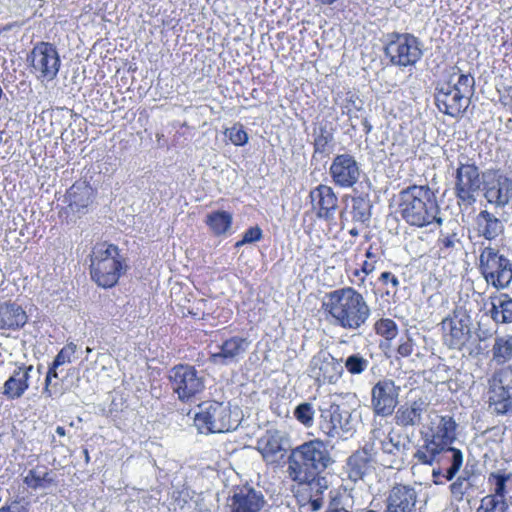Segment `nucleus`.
Returning a JSON list of instances; mask_svg holds the SVG:
<instances>
[{
	"label": "nucleus",
	"instance_id": "nucleus-43",
	"mask_svg": "<svg viewBox=\"0 0 512 512\" xmlns=\"http://www.w3.org/2000/svg\"><path fill=\"white\" fill-rule=\"evenodd\" d=\"M509 506L504 501H498L485 496L481 499L480 506L476 512H510Z\"/></svg>",
	"mask_w": 512,
	"mask_h": 512
},
{
	"label": "nucleus",
	"instance_id": "nucleus-46",
	"mask_svg": "<svg viewBox=\"0 0 512 512\" xmlns=\"http://www.w3.org/2000/svg\"><path fill=\"white\" fill-rule=\"evenodd\" d=\"M453 480L454 481L449 486L450 493L455 500L462 501L465 494L474 488L468 485L461 478L455 477Z\"/></svg>",
	"mask_w": 512,
	"mask_h": 512
},
{
	"label": "nucleus",
	"instance_id": "nucleus-45",
	"mask_svg": "<svg viewBox=\"0 0 512 512\" xmlns=\"http://www.w3.org/2000/svg\"><path fill=\"white\" fill-rule=\"evenodd\" d=\"M377 334L386 339H393L397 335V325L391 319H380L375 324Z\"/></svg>",
	"mask_w": 512,
	"mask_h": 512
},
{
	"label": "nucleus",
	"instance_id": "nucleus-23",
	"mask_svg": "<svg viewBox=\"0 0 512 512\" xmlns=\"http://www.w3.org/2000/svg\"><path fill=\"white\" fill-rule=\"evenodd\" d=\"M484 197L496 207H505L512 198V180L501 174H494L485 182Z\"/></svg>",
	"mask_w": 512,
	"mask_h": 512
},
{
	"label": "nucleus",
	"instance_id": "nucleus-54",
	"mask_svg": "<svg viewBox=\"0 0 512 512\" xmlns=\"http://www.w3.org/2000/svg\"><path fill=\"white\" fill-rule=\"evenodd\" d=\"M323 507V499L319 496L311 497L299 507V512H317Z\"/></svg>",
	"mask_w": 512,
	"mask_h": 512
},
{
	"label": "nucleus",
	"instance_id": "nucleus-51",
	"mask_svg": "<svg viewBox=\"0 0 512 512\" xmlns=\"http://www.w3.org/2000/svg\"><path fill=\"white\" fill-rule=\"evenodd\" d=\"M321 134L315 138V151L325 153L329 143L332 141V134L328 130H320Z\"/></svg>",
	"mask_w": 512,
	"mask_h": 512
},
{
	"label": "nucleus",
	"instance_id": "nucleus-59",
	"mask_svg": "<svg viewBox=\"0 0 512 512\" xmlns=\"http://www.w3.org/2000/svg\"><path fill=\"white\" fill-rule=\"evenodd\" d=\"M63 113H64V110L63 109H57V110H54L50 113V117H51V126H55L58 119L61 118L63 116Z\"/></svg>",
	"mask_w": 512,
	"mask_h": 512
},
{
	"label": "nucleus",
	"instance_id": "nucleus-20",
	"mask_svg": "<svg viewBox=\"0 0 512 512\" xmlns=\"http://www.w3.org/2000/svg\"><path fill=\"white\" fill-rule=\"evenodd\" d=\"M374 462V455H372L366 443L363 448L355 451L348 457L346 461L348 478L353 482L364 481L367 476L374 472Z\"/></svg>",
	"mask_w": 512,
	"mask_h": 512
},
{
	"label": "nucleus",
	"instance_id": "nucleus-22",
	"mask_svg": "<svg viewBox=\"0 0 512 512\" xmlns=\"http://www.w3.org/2000/svg\"><path fill=\"white\" fill-rule=\"evenodd\" d=\"M456 428L457 423L453 417L441 416L436 430L432 434H425L422 437L423 444L418 448L452 446L456 440Z\"/></svg>",
	"mask_w": 512,
	"mask_h": 512
},
{
	"label": "nucleus",
	"instance_id": "nucleus-2",
	"mask_svg": "<svg viewBox=\"0 0 512 512\" xmlns=\"http://www.w3.org/2000/svg\"><path fill=\"white\" fill-rule=\"evenodd\" d=\"M322 307L334 326L359 334L371 316V308L364 296L353 287L327 293Z\"/></svg>",
	"mask_w": 512,
	"mask_h": 512
},
{
	"label": "nucleus",
	"instance_id": "nucleus-26",
	"mask_svg": "<svg viewBox=\"0 0 512 512\" xmlns=\"http://www.w3.org/2000/svg\"><path fill=\"white\" fill-rule=\"evenodd\" d=\"M251 345V341L243 337H231L224 341L220 346V351L211 355V360L215 364L229 365L238 362Z\"/></svg>",
	"mask_w": 512,
	"mask_h": 512
},
{
	"label": "nucleus",
	"instance_id": "nucleus-4",
	"mask_svg": "<svg viewBox=\"0 0 512 512\" xmlns=\"http://www.w3.org/2000/svg\"><path fill=\"white\" fill-rule=\"evenodd\" d=\"M474 85V77L470 74L453 73L449 78L439 80L435 88L437 108L449 116H459L469 106Z\"/></svg>",
	"mask_w": 512,
	"mask_h": 512
},
{
	"label": "nucleus",
	"instance_id": "nucleus-5",
	"mask_svg": "<svg viewBox=\"0 0 512 512\" xmlns=\"http://www.w3.org/2000/svg\"><path fill=\"white\" fill-rule=\"evenodd\" d=\"M127 268L125 258L116 245L101 243L93 248L90 274L98 286L113 287Z\"/></svg>",
	"mask_w": 512,
	"mask_h": 512
},
{
	"label": "nucleus",
	"instance_id": "nucleus-57",
	"mask_svg": "<svg viewBox=\"0 0 512 512\" xmlns=\"http://www.w3.org/2000/svg\"><path fill=\"white\" fill-rule=\"evenodd\" d=\"M379 280L383 284H391L392 288L394 289V292H396L397 287L399 286V280L398 278L392 274L391 272L385 271L380 275Z\"/></svg>",
	"mask_w": 512,
	"mask_h": 512
},
{
	"label": "nucleus",
	"instance_id": "nucleus-15",
	"mask_svg": "<svg viewBox=\"0 0 512 512\" xmlns=\"http://www.w3.org/2000/svg\"><path fill=\"white\" fill-rule=\"evenodd\" d=\"M483 184L479 168L461 160L456 169L455 194L459 204L470 206L476 202V194Z\"/></svg>",
	"mask_w": 512,
	"mask_h": 512
},
{
	"label": "nucleus",
	"instance_id": "nucleus-13",
	"mask_svg": "<svg viewBox=\"0 0 512 512\" xmlns=\"http://www.w3.org/2000/svg\"><path fill=\"white\" fill-rule=\"evenodd\" d=\"M173 391L180 401H189L204 388V377L191 365H176L169 371Z\"/></svg>",
	"mask_w": 512,
	"mask_h": 512
},
{
	"label": "nucleus",
	"instance_id": "nucleus-37",
	"mask_svg": "<svg viewBox=\"0 0 512 512\" xmlns=\"http://www.w3.org/2000/svg\"><path fill=\"white\" fill-rule=\"evenodd\" d=\"M206 223L215 235H222L230 229L232 215L226 211L212 212L207 216Z\"/></svg>",
	"mask_w": 512,
	"mask_h": 512
},
{
	"label": "nucleus",
	"instance_id": "nucleus-62",
	"mask_svg": "<svg viewBox=\"0 0 512 512\" xmlns=\"http://www.w3.org/2000/svg\"><path fill=\"white\" fill-rule=\"evenodd\" d=\"M83 453H84V456H85V461H86V463H88L89 460H90L88 450L84 449Z\"/></svg>",
	"mask_w": 512,
	"mask_h": 512
},
{
	"label": "nucleus",
	"instance_id": "nucleus-35",
	"mask_svg": "<svg viewBox=\"0 0 512 512\" xmlns=\"http://www.w3.org/2000/svg\"><path fill=\"white\" fill-rule=\"evenodd\" d=\"M341 418L340 405L331 404L321 410L319 427L329 437H338V425Z\"/></svg>",
	"mask_w": 512,
	"mask_h": 512
},
{
	"label": "nucleus",
	"instance_id": "nucleus-41",
	"mask_svg": "<svg viewBox=\"0 0 512 512\" xmlns=\"http://www.w3.org/2000/svg\"><path fill=\"white\" fill-rule=\"evenodd\" d=\"M370 204L369 201L362 197L352 199V217L354 221L365 223L370 220Z\"/></svg>",
	"mask_w": 512,
	"mask_h": 512
},
{
	"label": "nucleus",
	"instance_id": "nucleus-55",
	"mask_svg": "<svg viewBox=\"0 0 512 512\" xmlns=\"http://www.w3.org/2000/svg\"><path fill=\"white\" fill-rule=\"evenodd\" d=\"M457 478H461L468 485H470L473 488H476V486H477L476 482H477V479L479 478V474H477L473 469H469L466 466Z\"/></svg>",
	"mask_w": 512,
	"mask_h": 512
},
{
	"label": "nucleus",
	"instance_id": "nucleus-30",
	"mask_svg": "<svg viewBox=\"0 0 512 512\" xmlns=\"http://www.w3.org/2000/svg\"><path fill=\"white\" fill-rule=\"evenodd\" d=\"M478 234L488 241L497 239L504 233L503 222L487 210H482L476 217Z\"/></svg>",
	"mask_w": 512,
	"mask_h": 512
},
{
	"label": "nucleus",
	"instance_id": "nucleus-19",
	"mask_svg": "<svg viewBox=\"0 0 512 512\" xmlns=\"http://www.w3.org/2000/svg\"><path fill=\"white\" fill-rule=\"evenodd\" d=\"M290 448L291 444L287 433L279 430L267 431L258 441V450L264 460L269 463L281 460Z\"/></svg>",
	"mask_w": 512,
	"mask_h": 512
},
{
	"label": "nucleus",
	"instance_id": "nucleus-21",
	"mask_svg": "<svg viewBox=\"0 0 512 512\" xmlns=\"http://www.w3.org/2000/svg\"><path fill=\"white\" fill-rule=\"evenodd\" d=\"M417 499L415 488L397 484L389 491L385 512H415Z\"/></svg>",
	"mask_w": 512,
	"mask_h": 512
},
{
	"label": "nucleus",
	"instance_id": "nucleus-58",
	"mask_svg": "<svg viewBox=\"0 0 512 512\" xmlns=\"http://www.w3.org/2000/svg\"><path fill=\"white\" fill-rule=\"evenodd\" d=\"M432 478L433 483L436 485H444L445 482H447L445 480V470L442 467H439L438 465H436V467L435 465L433 466Z\"/></svg>",
	"mask_w": 512,
	"mask_h": 512
},
{
	"label": "nucleus",
	"instance_id": "nucleus-44",
	"mask_svg": "<svg viewBox=\"0 0 512 512\" xmlns=\"http://www.w3.org/2000/svg\"><path fill=\"white\" fill-rule=\"evenodd\" d=\"M314 413L312 404L308 402L299 404L294 410L296 419L306 427L312 426Z\"/></svg>",
	"mask_w": 512,
	"mask_h": 512
},
{
	"label": "nucleus",
	"instance_id": "nucleus-60",
	"mask_svg": "<svg viewBox=\"0 0 512 512\" xmlns=\"http://www.w3.org/2000/svg\"><path fill=\"white\" fill-rule=\"evenodd\" d=\"M374 270V265L368 262H364L362 266V272L365 274H370Z\"/></svg>",
	"mask_w": 512,
	"mask_h": 512
},
{
	"label": "nucleus",
	"instance_id": "nucleus-32",
	"mask_svg": "<svg viewBox=\"0 0 512 512\" xmlns=\"http://www.w3.org/2000/svg\"><path fill=\"white\" fill-rule=\"evenodd\" d=\"M490 316L496 323H512V298L505 293L491 297Z\"/></svg>",
	"mask_w": 512,
	"mask_h": 512
},
{
	"label": "nucleus",
	"instance_id": "nucleus-56",
	"mask_svg": "<svg viewBox=\"0 0 512 512\" xmlns=\"http://www.w3.org/2000/svg\"><path fill=\"white\" fill-rule=\"evenodd\" d=\"M413 350H414V344L410 338L406 337L405 339H401V343L398 346L397 352L402 357L410 356L412 354Z\"/></svg>",
	"mask_w": 512,
	"mask_h": 512
},
{
	"label": "nucleus",
	"instance_id": "nucleus-61",
	"mask_svg": "<svg viewBox=\"0 0 512 512\" xmlns=\"http://www.w3.org/2000/svg\"><path fill=\"white\" fill-rule=\"evenodd\" d=\"M56 433L59 435V436H65L66 432H65V428L62 427V426H57L56 427Z\"/></svg>",
	"mask_w": 512,
	"mask_h": 512
},
{
	"label": "nucleus",
	"instance_id": "nucleus-48",
	"mask_svg": "<svg viewBox=\"0 0 512 512\" xmlns=\"http://www.w3.org/2000/svg\"><path fill=\"white\" fill-rule=\"evenodd\" d=\"M76 345L74 343H69L66 346H64L59 353L56 355L53 363L54 367H60L64 365L65 363L71 362V357L76 352Z\"/></svg>",
	"mask_w": 512,
	"mask_h": 512
},
{
	"label": "nucleus",
	"instance_id": "nucleus-10",
	"mask_svg": "<svg viewBox=\"0 0 512 512\" xmlns=\"http://www.w3.org/2000/svg\"><path fill=\"white\" fill-rule=\"evenodd\" d=\"M414 458L423 465L442 467L445 470L446 481H453L464 462L462 451L453 446L417 448Z\"/></svg>",
	"mask_w": 512,
	"mask_h": 512
},
{
	"label": "nucleus",
	"instance_id": "nucleus-49",
	"mask_svg": "<svg viewBox=\"0 0 512 512\" xmlns=\"http://www.w3.org/2000/svg\"><path fill=\"white\" fill-rule=\"evenodd\" d=\"M57 368L58 367H54V363L52 362V364L49 367V370L47 372V375H46L45 387H44L43 393L46 394L49 397H51L54 394L58 393L57 383L52 384V382H51L52 378H57L58 377V374H57V371H56Z\"/></svg>",
	"mask_w": 512,
	"mask_h": 512
},
{
	"label": "nucleus",
	"instance_id": "nucleus-36",
	"mask_svg": "<svg viewBox=\"0 0 512 512\" xmlns=\"http://www.w3.org/2000/svg\"><path fill=\"white\" fill-rule=\"evenodd\" d=\"M334 103L340 108L342 114H347L349 117L361 110V100L357 92L351 89L338 91L334 96Z\"/></svg>",
	"mask_w": 512,
	"mask_h": 512
},
{
	"label": "nucleus",
	"instance_id": "nucleus-40",
	"mask_svg": "<svg viewBox=\"0 0 512 512\" xmlns=\"http://www.w3.org/2000/svg\"><path fill=\"white\" fill-rule=\"evenodd\" d=\"M341 418L339 419L338 425V437L341 433L353 434L356 431L358 424V415L355 411H351L348 408L340 406Z\"/></svg>",
	"mask_w": 512,
	"mask_h": 512
},
{
	"label": "nucleus",
	"instance_id": "nucleus-28",
	"mask_svg": "<svg viewBox=\"0 0 512 512\" xmlns=\"http://www.w3.org/2000/svg\"><path fill=\"white\" fill-rule=\"evenodd\" d=\"M93 188L86 182H76L67 191L68 207L74 213L85 214L93 199Z\"/></svg>",
	"mask_w": 512,
	"mask_h": 512
},
{
	"label": "nucleus",
	"instance_id": "nucleus-14",
	"mask_svg": "<svg viewBox=\"0 0 512 512\" xmlns=\"http://www.w3.org/2000/svg\"><path fill=\"white\" fill-rule=\"evenodd\" d=\"M510 375L509 368H502L488 380V403L493 414L504 415L512 411V386L508 383Z\"/></svg>",
	"mask_w": 512,
	"mask_h": 512
},
{
	"label": "nucleus",
	"instance_id": "nucleus-11",
	"mask_svg": "<svg viewBox=\"0 0 512 512\" xmlns=\"http://www.w3.org/2000/svg\"><path fill=\"white\" fill-rule=\"evenodd\" d=\"M27 60L31 73L41 81H52L56 78L61 60L56 47L45 41L34 45Z\"/></svg>",
	"mask_w": 512,
	"mask_h": 512
},
{
	"label": "nucleus",
	"instance_id": "nucleus-31",
	"mask_svg": "<svg viewBox=\"0 0 512 512\" xmlns=\"http://www.w3.org/2000/svg\"><path fill=\"white\" fill-rule=\"evenodd\" d=\"M27 321V316L22 307L14 302H0V330L17 329Z\"/></svg>",
	"mask_w": 512,
	"mask_h": 512
},
{
	"label": "nucleus",
	"instance_id": "nucleus-29",
	"mask_svg": "<svg viewBox=\"0 0 512 512\" xmlns=\"http://www.w3.org/2000/svg\"><path fill=\"white\" fill-rule=\"evenodd\" d=\"M33 371L32 365L17 367L4 383L3 394L9 399L20 398L29 387L28 379Z\"/></svg>",
	"mask_w": 512,
	"mask_h": 512
},
{
	"label": "nucleus",
	"instance_id": "nucleus-3",
	"mask_svg": "<svg viewBox=\"0 0 512 512\" xmlns=\"http://www.w3.org/2000/svg\"><path fill=\"white\" fill-rule=\"evenodd\" d=\"M399 213L411 226L442 224L435 193L428 186L413 185L399 193Z\"/></svg>",
	"mask_w": 512,
	"mask_h": 512
},
{
	"label": "nucleus",
	"instance_id": "nucleus-34",
	"mask_svg": "<svg viewBox=\"0 0 512 512\" xmlns=\"http://www.w3.org/2000/svg\"><path fill=\"white\" fill-rule=\"evenodd\" d=\"M335 365V359L331 355L318 354L315 355L310 362L311 376L319 381L333 382L334 376L330 370Z\"/></svg>",
	"mask_w": 512,
	"mask_h": 512
},
{
	"label": "nucleus",
	"instance_id": "nucleus-33",
	"mask_svg": "<svg viewBox=\"0 0 512 512\" xmlns=\"http://www.w3.org/2000/svg\"><path fill=\"white\" fill-rule=\"evenodd\" d=\"M23 482L31 489H47L55 483V474L45 466H36L30 469Z\"/></svg>",
	"mask_w": 512,
	"mask_h": 512
},
{
	"label": "nucleus",
	"instance_id": "nucleus-8",
	"mask_svg": "<svg viewBox=\"0 0 512 512\" xmlns=\"http://www.w3.org/2000/svg\"><path fill=\"white\" fill-rule=\"evenodd\" d=\"M194 421L201 433H225L236 429L239 419L228 404L210 401L200 406Z\"/></svg>",
	"mask_w": 512,
	"mask_h": 512
},
{
	"label": "nucleus",
	"instance_id": "nucleus-64",
	"mask_svg": "<svg viewBox=\"0 0 512 512\" xmlns=\"http://www.w3.org/2000/svg\"><path fill=\"white\" fill-rule=\"evenodd\" d=\"M86 352H87V353H91V352H92V349H91L90 347H87V348H86Z\"/></svg>",
	"mask_w": 512,
	"mask_h": 512
},
{
	"label": "nucleus",
	"instance_id": "nucleus-18",
	"mask_svg": "<svg viewBox=\"0 0 512 512\" xmlns=\"http://www.w3.org/2000/svg\"><path fill=\"white\" fill-rule=\"evenodd\" d=\"M329 171L333 182L342 188L354 186L361 175L358 162L350 154L337 155L333 159Z\"/></svg>",
	"mask_w": 512,
	"mask_h": 512
},
{
	"label": "nucleus",
	"instance_id": "nucleus-6",
	"mask_svg": "<svg viewBox=\"0 0 512 512\" xmlns=\"http://www.w3.org/2000/svg\"><path fill=\"white\" fill-rule=\"evenodd\" d=\"M367 445L375 462L383 467L398 470L404 465L407 447L401 442V435L394 429L389 432L381 428L372 429Z\"/></svg>",
	"mask_w": 512,
	"mask_h": 512
},
{
	"label": "nucleus",
	"instance_id": "nucleus-12",
	"mask_svg": "<svg viewBox=\"0 0 512 512\" xmlns=\"http://www.w3.org/2000/svg\"><path fill=\"white\" fill-rule=\"evenodd\" d=\"M441 324L444 343L450 349L461 350L471 338L472 320L463 308L455 309Z\"/></svg>",
	"mask_w": 512,
	"mask_h": 512
},
{
	"label": "nucleus",
	"instance_id": "nucleus-24",
	"mask_svg": "<svg viewBox=\"0 0 512 512\" xmlns=\"http://www.w3.org/2000/svg\"><path fill=\"white\" fill-rule=\"evenodd\" d=\"M428 406L429 403L421 397L400 405L394 415L395 424L404 429L421 425Z\"/></svg>",
	"mask_w": 512,
	"mask_h": 512
},
{
	"label": "nucleus",
	"instance_id": "nucleus-63",
	"mask_svg": "<svg viewBox=\"0 0 512 512\" xmlns=\"http://www.w3.org/2000/svg\"><path fill=\"white\" fill-rule=\"evenodd\" d=\"M350 234H351L352 236H357V235H358V231H357V229H355V228H354V229H351V230H350Z\"/></svg>",
	"mask_w": 512,
	"mask_h": 512
},
{
	"label": "nucleus",
	"instance_id": "nucleus-7",
	"mask_svg": "<svg viewBox=\"0 0 512 512\" xmlns=\"http://www.w3.org/2000/svg\"><path fill=\"white\" fill-rule=\"evenodd\" d=\"M383 52L389 63L399 68L415 66L423 56L420 40L411 33H387Z\"/></svg>",
	"mask_w": 512,
	"mask_h": 512
},
{
	"label": "nucleus",
	"instance_id": "nucleus-52",
	"mask_svg": "<svg viewBox=\"0 0 512 512\" xmlns=\"http://www.w3.org/2000/svg\"><path fill=\"white\" fill-rule=\"evenodd\" d=\"M352 498L347 495L339 502H335L332 504V506L326 511V512H353L352 510Z\"/></svg>",
	"mask_w": 512,
	"mask_h": 512
},
{
	"label": "nucleus",
	"instance_id": "nucleus-9",
	"mask_svg": "<svg viewBox=\"0 0 512 512\" xmlns=\"http://www.w3.org/2000/svg\"><path fill=\"white\" fill-rule=\"evenodd\" d=\"M479 270L485 281L498 290L509 287L512 282V261L492 246L481 250Z\"/></svg>",
	"mask_w": 512,
	"mask_h": 512
},
{
	"label": "nucleus",
	"instance_id": "nucleus-25",
	"mask_svg": "<svg viewBox=\"0 0 512 512\" xmlns=\"http://www.w3.org/2000/svg\"><path fill=\"white\" fill-rule=\"evenodd\" d=\"M311 204L317 217L332 220L338 207V198L333 189L327 185H319L310 192Z\"/></svg>",
	"mask_w": 512,
	"mask_h": 512
},
{
	"label": "nucleus",
	"instance_id": "nucleus-16",
	"mask_svg": "<svg viewBox=\"0 0 512 512\" xmlns=\"http://www.w3.org/2000/svg\"><path fill=\"white\" fill-rule=\"evenodd\" d=\"M401 387L392 379L383 378L371 389V408L376 416L388 417L399 403Z\"/></svg>",
	"mask_w": 512,
	"mask_h": 512
},
{
	"label": "nucleus",
	"instance_id": "nucleus-47",
	"mask_svg": "<svg viewBox=\"0 0 512 512\" xmlns=\"http://www.w3.org/2000/svg\"><path fill=\"white\" fill-rule=\"evenodd\" d=\"M222 140L229 139L234 145L241 146L247 143L248 135L245 130H223Z\"/></svg>",
	"mask_w": 512,
	"mask_h": 512
},
{
	"label": "nucleus",
	"instance_id": "nucleus-42",
	"mask_svg": "<svg viewBox=\"0 0 512 512\" xmlns=\"http://www.w3.org/2000/svg\"><path fill=\"white\" fill-rule=\"evenodd\" d=\"M370 365V361L360 353L349 355L344 360L346 370L352 375L362 374Z\"/></svg>",
	"mask_w": 512,
	"mask_h": 512
},
{
	"label": "nucleus",
	"instance_id": "nucleus-39",
	"mask_svg": "<svg viewBox=\"0 0 512 512\" xmlns=\"http://www.w3.org/2000/svg\"><path fill=\"white\" fill-rule=\"evenodd\" d=\"M454 228L450 231H441L438 238V244L441 249L458 250L462 246L461 237L459 235L458 225L455 222L451 223Z\"/></svg>",
	"mask_w": 512,
	"mask_h": 512
},
{
	"label": "nucleus",
	"instance_id": "nucleus-38",
	"mask_svg": "<svg viewBox=\"0 0 512 512\" xmlns=\"http://www.w3.org/2000/svg\"><path fill=\"white\" fill-rule=\"evenodd\" d=\"M493 359L505 363L512 358V335L497 337L492 348Z\"/></svg>",
	"mask_w": 512,
	"mask_h": 512
},
{
	"label": "nucleus",
	"instance_id": "nucleus-50",
	"mask_svg": "<svg viewBox=\"0 0 512 512\" xmlns=\"http://www.w3.org/2000/svg\"><path fill=\"white\" fill-rule=\"evenodd\" d=\"M29 502L24 499H17L7 502L0 508V512H28Z\"/></svg>",
	"mask_w": 512,
	"mask_h": 512
},
{
	"label": "nucleus",
	"instance_id": "nucleus-1",
	"mask_svg": "<svg viewBox=\"0 0 512 512\" xmlns=\"http://www.w3.org/2000/svg\"><path fill=\"white\" fill-rule=\"evenodd\" d=\"M334 463L325 443L319 439L305 442L294 449L288 457L289 477L299 483L307 484L311 490L317 493L326 489L324 478L318 475Z\"/></svg>",
	"mask_w": 512,
	"mask_h": 512
},
{
	"label": "nucleus",
	"instance_id": "nucleus-27",
	"mask_svg": "<svg viewBox=\"0 0 512 512\" xmlns=\"http://www.w3.org/2000/svg\"><path fill=\"white\" fill-rule=\"evenodd\" d=\"M489 494L487 497L498 501H504L512 505V472L506 469H498L489 473L488 480Z\"/></svg>",
	"mask_w": 512,
	"mask_h": 512
},
{
	"label": "nucleus",
	"instance_id": "nucleus-17",
	"mask_svg": "<svg viewBox=\"0 0 512 512\" xmlns=\"http://www.w3.org/2000/svg\"><path fill=\"white\" fill-rule=\"evenodd\" d=\"M265 505L262 491L247 485L237 487L227 500L229 512H261Z\"/></svg>",
	"mask_w": 512,
	"mask_h": 512
},
{
	"label": "nucleus",
	"instance_id": "nucleus-53",
	"mask_svg": "<svg viewBox=\"0 0 512 512\" xmlns=\"http://www.w3.org/2000/svg\"><path fill=\"white\" fill-rule=\"evenodd\" d=\"M261 237H262L261 229L257 226L251 227L244 233L242 240L236 243V246L238 247L242 244L253 243L255 241L260 240Z\"/></svg>",
	"mask_w": 512,
	"mask_h": 512
}]
</instances>
